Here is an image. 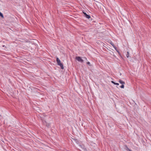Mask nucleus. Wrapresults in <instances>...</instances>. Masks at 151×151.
Here are the masks:
<instances>
[{"label":"nucleus","mask_w":151,"mask_h":151,"mask_svg":"<svg viewBox=\"0 0 151 151\" xmlns=\"http://www.w3.org/2000/svg\"><path fill=\"white\" fill-rule=\"evenodd\" d=\"M76 60H77L79 62H80L81 63H83V60L81 59V58L80 57H76Z\"/></svg>","instance_id":"nucleus-1"},{"label":"nucleus","mask_w":151,"mask_h":151,"mask_svg":"<svg viewBox=\"0 0 151 151\" xmlns=\"http://www.w3.org/2000/svg\"><path fill=\"white\" fill-rule=\"evenodd\" d=\"M83 13L84 14V16L87 18L89 19L91 18L90 16L89 15L87 14L86 13L83 12Z\"/></svg>","instance_id":"nucleus-2"},{"label":"nucleus","mask_w":151,"mask_h":151,"mask_svg":"<svg viewBox=\"0 0 151 151\" xmlns=\"http://www.w3.org/2000/svg\"><path fill=\"white\" fill-rule=\"evenodd\" d=\"M110 44L113 46L114 48L118 52H119L118 50H117V48L116 47V46L114 45V43L112 42H111L110 43Z\"/></svg>","instance_id":"nucleus-3"},{"label":"nucleus","mask_w":151,"mask_h":151,"mask_svg":"<svg viewBox=\"0 0 151 151\" xmlns=\"http://www.w3.org/2000/svg\"><path fill=\"white\" fill-rule=\"evenodd\" d=\"M56 61H57V64L58 65H59V64H60V63H61V61H60V60L58 58H57Z\"/></svg>","instance_id":"nucleus-4"},{"label":"nucleus","mask_w":151,"mask_h":151,"mask_svg":"<svg viewBox=\"0 0 151 151\" xmlns=\"http://www.w3.org/2000/svg\"><path fill=\"white\" fill-rule=\"evenodd\" d=\"M43 124H45V125H46V126H47L48 127H50V124H48L47 123L45 122V123L43 122Z\"/></svg>","instance_id":"nucleus-5"},{"label":"nucleus","mask_w":151,"mask_h":151,"mask_svg":"<svg viewBox=\"0 0 151 151\" xmlns=\"http://www.w3.org/2000/svg\"><path fill=\"white\" fill-rule=\"evenodd\" d=\"M58 65H59L61 67V68L62 69H64V67L63 64L62 63H60Z\"/></svg>","instance_id":"nucleus-6"},{"label":"nucleus","mask_w":151,"mask_h":151,"mask_svg":"<svg viewBox=\"0 0 151 151\" xmlns=\"http://www.w3.org/2000/svg\"><path fill=\"white\" fill-rule=\"evenodd\" d=\"M119 82L121 84H125V83L123 81H122L121 80H119Z\"/></svg>","instance_id":"nucleus-7"},{"label":"nucleus","mask_w":151,"mask_h":151,"mask_svg":"<svg viewBox=\"0 0 151 151\" xmlns=\"http://www.w3.org/2000/svg\"><path fill=\"white\" fill-rule=\"evenodd\" d=\"M81 147L82 148L84 151H87L86 149L84 147V146L82 147Z\"/></svg>","instance_id":"nucleus-8"},{"label":"nucleus","mask_w":151,"mask_h":151,"mask_svg":"<svg viewBox=\"0 0 151 151\" xmlns=\"http://www.w3.org/2000/svg\"><path fill=\"white\" fill-rule=\"evenodd\" d=\"M129 56V52L127 51V54H126V56L127 58H128Z\"/></svg>","instance_id":"nucleus-9"},{"label":"nucleus","mask_w":151,"mask_h":151,"mask_svg":"<svg viewBox=\"0 0 151 151\" xmlns=\"http://www.w3.org/2000/svg\"><path fill=\"white\" fill-rule=\"evenodd\" d=\"M0 16H1V17L3 18L4 17L3 14L1 13L0 14Z\"/></svg>","instance_id":"nucleus-10"},{"label":"nucleus","mask_w":151,"mask_h":151,"mask_svg":"<svg viewBox=\"0 0 151 151\" xmlns=\"http://www.w3.org/2000/svg\"><path fill=\"white\" fill-rule=\"evenodd\" d=\"M120 87L121 88H124V84H122V85L120 86Z\"/></svg>","instance_id":"nucleus-11"},{"label":"nucleus","mask_w":151,"mask_h":151,"mask_svg":"<svg viewBox=\"0 0 151 151\" xmlns=\"http://www.w3.org/2000/svg\"><path fill=\"white\" fill-rule=\"evenodd\" d=\"M75 141L76 142V143H77L78 144V143H79V142H78V140L77 139H75Z\"/></svg>","instance_id":"nucleus-12"},{"label":"nucleus","mask_w":151,"mask_h":151,"mask_svg":"<svg viewBox=\"0 0 151 151\" xmlns=\"http://www.w3.org/2000/svg\"><path fill=\"white\" fill-rule=\"evenodd\" d=\"M87 65H89L90 66H91L90 62H87Z\"/></svg>","instance_id":"nucleus-13"},{"label":"nucleus","mask_w":151,"mask_h":151,"mask_svg":"<svg viewBox=\"0 0 151 151\" xmlns=\"http://www.w3.org/2000/svg\"><path fill=\"white\" fill-rule=\"evenodd\" d=\"M115 85H119V83H115Z\"/></svg>","instance_id":"nucleus-14"},{"label":"nucleus","mask_w":151,"mask_h":151,"mask_svg":"<svg viewBox=\"0 0 151 151\" xmlns=\"http://www.w3.org/2000/svg\"><path fill=\"white\" fill-rule=\"evenodd\" d=\"M127 150H128V151H129V150H130L129 149L128 147H127Z\"/></svg>","instance_id":"nucleus-15"},{"label":"nucleus","mask_w":151,"mask_h":151,"mask_svg":"<svg viewBox=\"0 0 151 151\" xmlns=\"http://www.w3.org/2000/svg\"><path fill=\"white\" fill-rule=\"evenodd\" d=\"M111 83L113 84H115V83H115V82H114V81H111Z\"/></svg>","instance_id":"nucleus-16"},{"label":"nucleus","mask_w":151,"mask_h":151,"mask_svg":"<svg viewBox=\"0 0 151 151\" xmlns=\"http://www.w3.org/2000/svg\"><path fill=\"white\" fill-rule=\"evenodd\" d=\"M3 47H5V45H4L3 46Z\"/></svg>","instance_id":"nucleus-17"},{"label":"nucleus","mask_w":151,"mask_h":151,"mask_svg":"<svg viewBox=\"0 0 151 151\" xmlns=\"http://www.w3.org/2000/svg\"><path fill=\"white\" fill-rule=\"evenodd\" d=\"M129 151H132L131 150H129Z\"/></svg>","instance_id":"nucleus-18"}]
</instances>
